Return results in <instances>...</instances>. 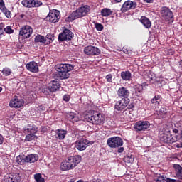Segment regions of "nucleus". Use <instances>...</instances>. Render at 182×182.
<instances>
[{
  "label": "nucleus",
  "mask_w": 182,
  "mask_h": 182,
  "mask_svg": "<svg viewBox=\"0 0 182 182\" xmlns=\"http://www.w3.org/2000/svg\"><path fill=\"white\" fill-rule=\"evenodd\" d=\"M160 178H163V177L161 176H160Z\"/></svg>",
  "instance_id": "obj_60"
},
{
  "label": "nucleus",
  "mask_w": 182,
  "mask_h": 182,
  "mask_svg": "<svg viewBox=\"0 0 182 182\" xmlns=\"http://www.w3.org/2000/svg\"><path fill=\"white\" fill-rule=\"evenodd\" d=\"M117 95L119 97H124L123 99H126V97H129L130 92L127 88L122 87L119 88Z\"/></svg>",
  "instance_id": "obj_23"
},
{
  "label": "nucleus",
  "mask_w": 182,
  "mask_h": 182,
  "mask_svg": "<svg viewBox=\"0 0 182 182\" xmlns=\"http://www.w3.org/2000/svg\"><path fill=\"white\" fill-rule=\"evenodd\" d=\"M143 92V85L140 84H136L134 85V95L135 96H140Z\"/></svg>",
  "instance_id": "obj_27"
},
{
  "label": "nucleus",
  "mask_w": 182,
  "mask_h": 182,
  "mask_svg": "<svg viewBox=\"0 0 182 182\" xmlns=\"http://www.w3.org/2000/svg\"><path fill=\"white\" fill-rule=\"evenodd\" d=\"M5 33H7L8 35H11L14 33V29L11 26H8L4 29Z\"/></svg>",
  "instance_id": "obj_40"
},
{
  "label": "nucleus",
  "mask_w": 182,
  "mask_h": 182,
  "mask_svg": "<svg viewBox=\"0 0 182 182\" xmlns=\"http://www.w3.org/2000/svg\"><path fill=\"white\" fill-rule=\"evenodd\" d=\"M16 161L18 164H23V163H26V161H25V156L23 158V156L21 155L16 158Z\"/></svg>",
  "instance_id": "obj_36"
},
{
  "label": "nucleus",
  "mask_w": 182,
  "mask_h": 182,
  "mask_svg": "<svg viewBox=\"0 0 182 182\" xmlns=\"http://www.w3.org/2000/svg\"><path fill=\"white\" fill-rule=\"evenodd\" d=\"M42 92L43 93H44V95H48L49 94V87H44L43 89H42Z\"/></svg>",
  "instance_id": "obj_44"
},
{
  "label": "nucleus",
  "mask_w": 182,
  "mask_h": 182,
  "mask_svg": "<svg viewBox=\"0 0 182 182\" xmlns=\"http://www.w3.org/2000/svg\"><path fill=\"white\" fill-rule=\"evenodd\" d=\"M4 144V136L0 134V145Z\"/></svg>",
  "instance_id": "obj_48"
},
{
  "label": "nucleus",
  "mask_w": 182,
  "mask_h": 182,
  "mask_svg": "<svg viewBox=\"0 0 182 182\" xmlns=\"http://www.w3.org/2000/svg\"><path fill=\"white\" fill-rule=\"evenodd\" d=\"M85 119L89 123H92V124H103L105 123V116L100 113L99 114H87L85 116Z\"/></svg>",
  "instance_id": "obj_5"
},
{
  "label": "nucleus",
  "mask_w": 182,
  "mask_h": 182,
  "mask_svg": "<svg viewBox=\"0 0 182 182\" xmlns=\"http://www.w3.org/2000/svg\"><path fill=\"white\" fill-rule=\"evenodd\" d=\"M128 109H132L134 108V105L133 104H130L129 105H128Z\"/></svg>",
  "instance_id": "obj_52"
},
{
  "label": "nucleus",
  "mask_w": 182,
  "mask_h": 182,
  "mask_svg": "<svg viewBox=\"0 0 182 182\" xmlns=\"http://www.w3.org/2000/svg\"><path fill=\"white\" fill-rule=\"evenodd\" d=\"M124 53H127V55H128V53H129V50H124Z\"/></svg>",
  "instance_id": "obj_57"
},
{
  "label": "nucleus",
  "mask_w": 182,
  "mask_h": 182,
  "mask_svg": "<svg viewBox=\"0 0 182 182\" xmlns=\"http://www.w3.org/2000/svg\"><path fill=\"white\" fill-rule=\"evenodd\" d=\"M21 4L26 8H39L43 5L42 1L39 0H23Z\"/></svg>",
  "instance_id": "obj_10"
},
{
  "label": "nucleus",
  "mask_w": 182,
  "mask_h": 182,
  "mask_svg": "<svg viewBox=\"0 0 182 182\" xmlns=\"http://www.w3.org/2000/svg\"><path fill=\"white\" fill-rule=\"evenodd\" d=\"M112 13L113 11H112L110 9H103L101 11V14L102 15V16H110Z\"/></svg>",
  "instance_id": "obj_33"
},
{
  "label": "nucleus",
  "mask_w": 182,
  "mask_h": 182,
  "mask_svg": "<svg viewBox=\"0 0 182 182\" xmlns=\"http://www.w3.org/2000/svg\"><path fill=\"white\" fill-rule=\"evenodd\" d=\"M73 69V65L70 64H57L55 65V70L57 72L56 76L58 79H60V80L69 79V77L70 76L69 72H72Z\"/></svg>",
  "instance_id": "obj_1"
},
{
  "label": "nucleus",
  "mask_w": 182,
  "mask_h": 182,
  "mask_svg": "<svg viewBox=\"0 0 182 182\" xmlns=\"http://www.w3.org/2000/svg\"><path fill=\"white\" fill-rule=\"evenodd\" d=\"M124 161L125 163H133V161H134V156H133V155H127L124 158Z\"/></svg>",
  "instance_id": "obj_35"
},
{
  "label": "nucleus",
  "mask_w": 182,
  "mask_h": 182,
  "mask_svg": "<svg viewBox=\"0 0 182 182\" xmlns=\"http://www.w3.org/2000/svg\"><path fill=\"white\" fill-rule=\"evenodd\" d=\"M46 38L49 41L46 43H52L55 41V34L48 33L46 35Z\"/></svg>",
  "instance_id": "obj_38"
},
{
  "label": "nucleus",
  "mask_w": 182,
  "mask_h": 182,
  "mask_svg": "<svg viewBox=\"0 0 182 182\" xmlns=\"http://www.w3.org/2000/svg\"><path fill=\"white\" fill-rule=\"evenodd\" d=\"M27 70L32 72L33 73H38L39 72V67L38 63L35 61H31L26 65Z\"/></svg>",
  "instance_id": "obj_18"
},
{
  "label": "nucleus",
  "mask_w": 182,
  "mask_h": 182,
  "mask_svg": "<svg viewBox=\"0 0 182 182\" xmlns=\"http://www.w3.org/2000/svg\"><path fill=\"white\" fill-rule=\"evenodd\" d=\"M162 21H165L166 25H171L174 22V14L170 9L163 7L161 11Z\"/></svg>",
  "instance_id": "obj_6"
},
{
  "label": "nucleus",
  "mask_w": 182,
  "mask_h": 182,
  "mask_svg": "<svg viewBox=\"0 0 182 182\" xmlns=\"http://www.w3.org/2000/svg\"><path fill=\"white\" fill-rule=\"evenodd\" d=\"M179 67L182 68V60L179 61Z\"/></svg>",
  "instance_id": "obj_54"
},
{
  "label": "nucleus",
  "mask_w": 182,
  "mask_h": 182,
  "mask_svg": "<svg viewBox=\"0 0 182 182\" xmlns=\"http://www.w3.org/2000/svg\"><path fill=\"white\" fill-rule=\"evenodd\" d=\"M23 132L24 133L36 134L38 132V127H36V125H35L33 124H30L23 128Z\"/></svg>",
  "instance_id": "obj_22"
},
{
  "label": "nucleus",
  "mask_w": 182,
  "mask_h": 182,
  "mask_svg": "<svg viewBox=\"0 0 182 182\" xmlns=\"http://www.w3.org/2000/svg\"><path fill=\"white\" fill-rule=\"evenodd\" d=\"M90 6L89 5H82L80 7L77 9L75 11H73L70 15L66 18L68 22H73L75 19H79V18H83L86 16L90 12Z\"/></svg>",
  "instance_id": "obj_3"
},
{
  "label": "nucleus",
  "mask_w": 182,
  "mask_h": 182,
  "mask_svg": "<svg viewBox=\"0 0 182 182\" xmlns=\"http://www.w3.org/2000/svg\"><path fill=\"white\" fill-rule=\"evenodd\" d=\"M70 99V97H69V95H65L63 96V100H65V102H69Z\"/></svg>",
  "instance_id": "obj_47"
},
{
  "label": "nucleus",
  "mask_w": 182,
  "mask_h": 182,
  "mask_svg": "<svg viewBox=\"0 0 182 182\" xmlns=\"http://www.w3.org/2000/svg\"><path fill=\"white\" fill-rule=\"evenodd\" d=\"M1 72L4 76H10L11 73H12V70L9 68H4Z\"/></svg>",
  "instance_id": "obj_39"
},
{
  "label": "nucleus",
  "mask_w": 182,
  "mask_h": 182,
  "mask_svg": "<svg viewBox=\"0 0 182 182\" xmlns=\"http://www.w3.org/2000/svg\"><path fill=\"white\" fill-rule=\"evenodd\" d=\"M144 77L149 83H154L156 82V74L150 70L145 72Z\"/></svg>",
  "instance_id": "obj_20"
},
{
  "label": "nucleus",
  "mask_w": 182,
  "mask_h": 182,
  "mask_svg": "<svg viewBox=\"0 0 182 182\" xmlns=\"http://www.w3.org/2000/svg\"><path fill=\"white\" fill-rule=\"evenodd\" d=\"M55 133L57 134V139L59 140H63L65 137H66V135L68 134V131L62 129H58L55 131Z\"/></svg>",
  "instance_id": "obj_26"
},
{
  "label": "nucleus",
  "mask_w": 182,
  "mask_h": 182,
  "mask_svg": "<svg viewBox=\"0 0 182 182\" xmlns=\"http://www.w3.org/2000/svg\"><path fill=\"white\" fill-rule=\"evenodd\" d=\"M107 144L111 149H116L123 146V139L120 136H112L107 139Z\"/></svg>",
  "instance_id": "obj_7"
},
{
  "label": "nucleus",
  "mask_w": 182,
  "mask_h": 182,
  "mask_svg": "<svg viewBox=\"0 0 182 182\" xmlns=\"http://www.w3.org/2000/svg\"><path fill=\"white\" fill-rule=\"evenodd\" d=\"M117 4H119V2H122V0H114Z\"/></svg>",
  "instance_id": "obj_55"
},
{
  "label": "nucleus",
  "mask_w": 182,
  "mask_h": 182,
  "mask_svg": "<svg viewBox=\"0 0 182 182\" xmlns=\"http://www.w3.org/2000/svg\"><path fill=\"white\" fill-rule=\"evenodd\" d=\"M39 159V156L36 154H31L25 156L26 163H35Z\"/></svg>",
  "instance_id": "obj_24"
},
{
  "label": "nucleus",
  "mask_w": 182,
  "mask_h": 182,
  "mask_svg": "<svg viewBox=\"0 0 182 182\" xmlns=\"http://www.w3.org/2000/svg\"><path fill=\"white\" fill-rule=\"evenodd\" d=\"M2 92V87H0V92Z\"/></svg>",
  "instance_id": "obj_58"
},
{
  "label": "nucleus",
  "mask_w": 182,
  "mask_h": 182,
  "mask_svg": "<svg viewBox=\"0 0 182 182\" xmlns=\"http://www.w3.org/2000/svg\"><path fill=\"white\" fill-rule=\"evenodd\" d=\"M166 182H176L175 179L167 178Z\"/></svg>",
  "instance_id": "obj_51"
},
{
  "label": "nucleus",
  "mask_w": 182,
  "mask_h": 182,
  "mask_svg": "<svg viewBox=\"0 0 182 182\" xmlns=\"http://www.w3.org/2000/svg\"><path fill=\"white\" fill-rule=\"evenodd\" d=\"M59 89H60V84L58 81L53 80L48 85V90L51 92V93L58 92Z\"/></svg>",
  "instance_id": "obj_19"
},
{
  "label": "nucleus",
  "mask_w": 182,
  "mask_h": 182,
  "mask_svg": "<svg viewBox=\"0 0 182 182\" xmlns=\"http://www.w3.org/2000/svg\"><path fill=\"white\" fill-rule=\"evenodd\" d=\"M124 151V148L120 147L118 149V153H123Z\"/></svg>",
  "instance_id": "obj_49"
},
{
  "label": "nucleus",
  "mask_w": 182,
  "mask_h": 182,
  "mask_svg": "<svg viewBox=\"0 0 182 182\" xmlns=\"http://www.w3.org/2000/svg\"><path fill=\"white\" fill-rule=\"evenodd\" d=\"M113 78V76L112 74H109L106 76L107 81L112 82V79Z\"/></svg>",
  "instance_id": "obj_46"
},
{
  "label": "nucleus",
  "mask_w": 182,
  "mask_h": 182,
  "mask_svg": "<svg viewBox=\"0 0 182 182\" xmlns=\"http://www.w3.org/2000/svg\"><path fill=\"white\" fill-rule=\"evenodd\" d=\"M151 103L153 105H155L156 107H159L160 106V96L159 95H156L151 100Z\"/></svg>",
  "instance_id": "obj_32"
},
{
  "label": "nucleus",
  "mask_w": 182,
  "mask_h": 182,
  "mask_svg": "<svg viewBox=\"0 0 182 182\" xmlns=\"http://www.w3.org/2000/svg\"><path fill=\"white\" fill-rule=\"evenodd\" d=\"M34 179L36 182H45V178L42 177V175L41 173L35 174Z\"/></svg>",
  "instance_id": "obj_37"
},
{
  "label": "nucleus",
  "mask_w": 182,
  "mask_h": 182,
  "mask_svg": "<svg viewBox=\"0 0 182 182\" xmlns=\"http://www.w3.org/2000/svg\"><path fill=\"white\" fill-rule=\"evenodd\" d=\"M77 182H84V181L82 180H79Z\"/></svg>",
  "instance_id": "obj_59"
},
{
  "label": "nucleus",
  "mask_w": 182,
  "mask_h": 182,
  "mask_svg": "<svg viewBox=\"0 0 182 182\" xmlns=\"http://www.w3.org/2000/svg\"><path fill=\"white\" fill-rule=\"evenodd\" d=\"M160 182H164V181H160Z\"/></svg>",
  "instance_id": "obj_61"
},
{
  "label": "nucleus",
  "mask_w": 182,
  "mask_h": 182,
  "mask_svg": "<svg viewBox=\"0 0 182 182\" xmlns=\"http://www.w3.org/2000/svg\"><path fill=\"white\" fill-rule=\"evenodd\" d=\"M159 180L156 181V182H159Z\"/></svg>",
  "instance_id": "obj_62"
},
{
  "label": "nucleus",
  "mask_w": 182,
  "mask_h": 182,
  "mask_svg": "<svg viewBox=\"0 0 182 182\" xmlns=\"http://www.w3.org/2000/svg\"><path fill=\"white\" fill-rule=\"evenodd\" d=\"M150 127V122L149 121H138L134 126L136 132H144Z\"/></svg>",
  "instance_id": "obj_13"
},
{
  "label": "nucleus",
  "mask_w": 182,
  "mask_h": 182,
  "mask_svg": "<svg viewBox=\"0 0 182 182\" xmlns=\"http://www.w3.org/2000/svg\"><path fill=\"white\" fill-rule=\"evenodd\" d=\"M35 42H40L41 43H46V38H45V36L37 35L35 38Z\"/></svg>",
  "instance_id": "obj_34"
},
{
  "label": "nucleus",
  "mask_w": 182,
  "mask_h": 182,
  "mask_svg": "<svg viewBox=\"0 0 182 182\" xmlns=\"http://www.w3.org/2000/svg\"><path fill=\"white\" fill-rule=\"evenodd\" d=\"M121 77L122 80H130L132 79V73L130 71H122L121 73Z\"/></svg>",
  "instance_id": "obj_30"
},
{
  "label": "nucleus",
  "mask_w": 182,
  "mask_h": 182,
  "mask_svg": "<svg viewBox=\"0 0 182 182\" xmlns=\"http://www.w3.org/2000/svg\"><path fill=\"white\" fill-rule=\"evenodd\" d=\"M67 119L69 122H72V123H76L80 120V117H79V114H76L75 112H69L67 114Z\"/></svg>",
  "instance_id": "obj_21"
},
{
  "label": "nucleus",
  "mask_w": 182,
  "mask_h": 182,
  "mask_svg": "<svg viewBox=\"0 0 182 182\" xmlns=\"http://www.w3.org/2000/svg\"><path fill=\"white\" fill-rule=\"evenodd\" d=\"M146 2H148V3H151V2H153V0H145Z\"/></svg>",
  "instance_id": "obj_56"
},
{
  "label": "nucleus",
  "mask_w": 182,
  "mask_h": 182,
  "mask_svg": "<svg viewBox=\"0 0 182 182\" xmlns=\"http://www.w3.org/2000/svg\"><path fill=\"white\" fill-rule=\"evenodd\" d=\"M129 103H130L129 97L122 98L115 103L114 109L118 112H122L129 106Z\"/></svg>",
  "instance_id": "obj_9"
},
{
  "label": "nucleus",
  "mask_w": 182,
  "mask_h": 182,
  "mask_svg": "<svg viewBox=\"0 0 182 182\" xmlns=\"http://www.w3.org/2000/svg\"><path fill=\"white\" fill-rule=\"evenodd\" d=\"M19 176L13 174H6L4 176V182H18L19 181Z\"/></svg>",
  "instance_id": "obj_25"
},
{
  "label": "nucleus",
  "mask_w": 182,
  "mask_h": 182,
  "mask_svg": "<svg viewBox=\"0 0 182 182\" xmlns=\"http://www.w3.org/2000/svg\"><path fill=\"white\" fill-rule=\"evenodd\" d=\"M6 8L4 0H0V10L4 11Z\"/></svg>",
  "instance_id": "obj_43"
},
{
  "label": "nucleus",
  "mask_w": 182,
  "mask_h": 182,
  "mask_svg": "<svg viewBox=\"0 0 182 182\" xmlns=\"http://www.w3.org/2000/svg\"><path fill=\"white\" fill-rule=\"evenodd\" d=\"M89 140L86 139H80L75 142V149L79 150V151H83L89 147Z\"/></svg>",
  "instance_id": "obj_14"
},
{
  "label": "nucleus",
  "mask_w": 182,
  "mask_h": 182,
  "mask_svg": "<svg viewBox=\"0 0 182 182\" xmlns=\"http://www.w3.org/2000/svg\"><path fill=\"white\" fill-rule=\"evenodd\" d=\"M2 28H4V23H0V39L4 35V31L2 30Z\"/></svg>",
  "instance_id": "obj_45"
},
{
  "label": "nucleus",
  "mask_w": 182,
  "mask_h": 182,
  "mask_svg": "<svg viewBox=\"0 0 182 182\" xmlns=\"http://www.w3.org/2000/svg\"><path fill=\"white\" fill-rule=\"evenodd\" d=\"M176 147H177V149H181L182 148V142L177 144L176 145Z\"/></svg>",
  "instance_id": "obj_50"
},
{
  "label": "nucleus",
  "mask_w": 182,
  "mask_h": 182,
  "mask_svg": "<svg viewBox=\"0 0 182 182\" xmlns=\"http://www.w3.org/2000/svg\"><path fill=\"white\" fill-rule=\"evenodd\" d=\"M73 36L74 34L70 30L65 28L63 32L58 35V41L59 42H69V41L73 39Z\"/></svg>",
  "instance_id": "obj_8"
},
{
  "label": "nucleus",
  "mask_w": 182,
  "mask_h": 182,
  "mask_svg": "<svg viewBox=\"0 0 182 182\" xmlns=\"http://www.w3.org/2000/svg\"><path fill=\"white\" fill-rule=\"evenodd\" d=\"M84 53L88 56H97L100 55V49L93 46H88L85 48Z\"/></svg>",
  "instance_id": "obj_16"
},
{
  "label": "nucleus",
  "mask_w": 182,
  "mask_h": 182,
  "mask_svg": "<svg viewBox=\"0 0 182 182\" xmlns=\"http://www.w3.org/2000/svg\"><path fill=\"white\" fill-rule=\"evenodd\" d=\"M173 133H178V129H174L173 130Z\"/></svg>",
  "instance_id": "obj_53"
},
{
  "label": "nucleus",
  "mask_w": 182,
  "mask_h": 182,
  "mask_svg": "<svg viewBox=\"0 0 182 182\" xmlns=\"http://www.w3.org/2000/svg\"><path fill=\"white\" fill-rule=\"evenodd\" d=\"M80 161H82V156L80 155L69 156L65 161L61 162L60 168L63 171L73 170Z\"/></svg>",
  "instance_id": "obj_2"
},
{
  "label": "nucleus",
  "mask_w": 182,
  "mask_h": 182,
  "mask_svg": "<svg viewBox=\"0 0 182 182\" xmlns=\"http://www.w3.org/2000/svg\"><path fill=\"white\" fill-rule=\"evenodd\" d=\"M60 19V12L58 10H53V11H50L46 17V21H49V22H52L53 23H56V22H59Z\"/></svg>",
  "instance_id": "obj_11"
},
{
  "label": "nucleus",
  "mask_w": 182,
  "mask_h": 182,
  "mask_svg": "<svg viewBox=\"0 0 182 182\" xmlns=\"http://www.w3.org/2000/svg\"><path fill=\"white\" fill-rule=\"evenodd\" d=\"M173 168H175V171L176 173L177 178H179V180H182V167L180 166V164H174Z\"/></svg>",
  "instance_id": "obj_28"
},
{
  "label": "nucleus",
  "mask_w": 182,
  "mask_h": 182,
  "mask_svg": "<svg viewBox=\"0 0 182 182\" xmlns=\"http://www.w3.org/2000/svg\"><path fill=\"white\" fill-rule=\"evenodd\" d=\"M33 33V29L31 26H24L19 32L20 38L28 39Z\"/></svg>",
  "instance_id": "obj_12"
},
{
  "label": "nucleus",
  "mask_w": 182,
  "mask_h": 182,
  "mask_svg": "<svg viewBox=\"0 0 182 182\" xmlns=\"http://www.w3.org/2000/svg\"><path fill=\"white\" fill-rule=\"evenodd\" d=\"M9 106L10 107H14V109H19V107L23 106V100L17 96L14 97L9 102Z\"/></svg>",
  "instance_id": "obj_17"
},
{
  "label": "nucleus",
  "mask_w": 182,
  "mask_h": 182,
  "mask_svg": "<svg viewBox=\"0 0 182 182\" xmlns=\"http://www.w3.org/2000/svg\"><path fill=\"white\" fill-rule=\"evenodd\" d=\"M136 8H137V2L127 0L123 4L121 11L122 12H127V11L136 9Z\"/></svg>",
  "instance_id": "obj_15"
},
{
  "label": "nucleus",
  "mask_w": 182,
  "mask_h": 182,
  "mask_svg": "<svg viewBox=\"0 0 182 182\" xmlns=\"http://www.w3.org/2000/svg\"><path fill=\"white\" fill-rule=\"evenodd\" d=\"M160 141L171 144V143H176V139L171 135L170 129L166 127L161 129Z\"/></svg>",
  "instance_id": "obj_4"
},
{
  "label": "nucleus",
  "mask_w": 182,
  "mask_h": 182,
  "mask_svg": "<svg viewBox=\"0 0 182 182\" xmlns=\"http://www.w3.org/2000/svg\"><path fill=\"white\" fill-rule=\"evenodd\" d=\"M38 136L33 133H30L26 136V141H32V140H36Z\"/></svg>",
  "instance_id": "obj_31"
},
{
  "label": "nucleus",
  "mask_w": 182,
  "mask_h": 182,
  "mask_svg": "<svg viewBox=\"0 0 182 182\" xmlns=\"http://www.w3.org/2000/svg\"><path fill=\"white\" fill-rule=\"evenodd\" d=\"M95 29L99 31H102L105 28V27H103V24L99 23H95Z\"/></svg>",
  "instance_id": "obj_41"
},
{
  "label": "nucleus",
  "mask_w": 182,
  "mask_h": 182,
  "mask_svg": "<svg viewBox=\"0 0 182 182\" xmlns=\"http://www.w3.org/2000/svg\"><path fill=\"white\" fill-rule=\"evenodd\" d=\"M141 23L146 29H149V28H151V21H150V20L146 16H142L141 18Z\"/></svg>",
  "instance_id": "obj_29"
},
{
  "label": "nucleus",
  "mask_w": 182,
  "mask_h": 182,
  "mask_svg": "<svg viewBox=\"0 0 182 182\" xmlns=\"http://www.w3.org/2000/svg\"><path fill=\"white\" fill-rule=\"evenodd\" d=\"M3 14H4L5 16H6L9 19H11V11L8 10V9H4V10H1Z\"/></svg>",
  "instance_id": "obj_42"
}]
</instances>
